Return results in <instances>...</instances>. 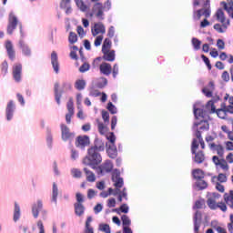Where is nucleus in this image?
Here are the masks:
<instances>
[{
    "instance_id": "f257e3e1",
    "label": "nucleus",
    "mask_w": 233,
    "mask_h": 233,
    "mask_svg": "<svg viewBox=\"0 0 233 233\" xmlns=\"http://www.w3.org/2000/svg\"><path fill=\"white\" fill-rule=\"evenodd\" d=\"M112 3L109 0H106L105 4L96 1L93 5L90 17L95 16L99 21L105 20V11H109L111 9Z\"/></svg>"
},
{
    "instance_id": "f03ea898",
    "label": "nucleus",
    "mask_w": 233,
    "mask_h": 233,
    "mask_svg": "<svg viewBox=\"0 0 233 233\" xmlns=\"http://www.w3.org/2000/svg\"><path fill=\"white\" fill-rule=\"evenodd\" d=\"M103 158L99 151L96 150L94 147H89L87 149L86 157L83 158V164L85 166L92 167L95 169V166L101 164Z\"/></svg>"
},
{
    "instance_id": "7ed1b4c3",
    "label": "nucleus",
    "mask_w": 233,
    "mask_h": 233,
    "mask_svg": "<svg viewBox=\"0 0 233 233\" xmlns=\"http://www.w3.org/2000/svg\"><path fill=\"white\" fill-rule=\"evenodd\" d=\"M193 128L196 129L195 135L200 144L201 149H205L206 143L202 137V134L209 130V122L208 120H201L199 122H196L194 123Z\"/></svg>"
},
{
    "instance_id": "20e7f679",
    "label": "nucleus",
    "mask_w": 233,
    "mask_h": 233,
    "mask_svg": "<svg viewBox=\"0 0 233 233\" xmlns=\"http://www.w3.org/2000/svg\"><path fill=\"white\" fill-rule=\"evenodd\" d=\"M221 195L217 192H213L207 199V205L211 210L220 209L222 212L228 211V206L225 202H218Z\"/></svg>"
},
{
    "instance_id": "39448f33",
    "label": "nucleus",
    "mask_w": 233,
    "mask_h": 233,
    "mask_svg": "<svg viewBox=\"0 0 233 233\" xmlns=\"http://www.w3.org/2000/svg\"><path fill=\"white\" fill-rule=\"evenodd\" d=\"M101 52L102 59L106 62L113 63L116 61V50L112 49V41L110 38H105Z\"/></svg>"
},
{
    "instance_id": "423d86ee",
    "label": "nucleus",
    "mask_w": 233,
    "mask_h": 233,
    "mask_svg": "<svg viewBox=\"0 0 233 233\" xmlns=\"http://www.w3.org/2000/svg\"><path fill=\"white\" fill-rule=\"evenodd\" d=\"M60 84L58 82H56L54 84V95H55V100L58 106L61 105V98L64 92H68L72 90V84L70 82H64L62 84V90L59 91Z\"/></svg>"
},
{
    "instance_id": "0eeeda50",
    "label": "nucleus",
    "mask_w": 233,
    "mask_h": 233,
    "mask_svg": "<svg viewBox=\"0 0 233 233\" xmlns=\"http://www.w3.org/2000/svg\"><path fill=\"white\" fill-rule=\"evenodd\" d=\"M206 108L208 110H210L211 114L216 113L220 119H226L228 117V111H227L225 106H223L221 108L217 109V107L215 106V102L213 100H209L207 103Z\"/></svg>"
},
{
    "instance_id": "6e6552de",
    "label": "nucleus",
    "mask_w": 233,
    "mask_h": 233,
    "mask_svg": "<svg viewBox=\"0 0 233 233\" xmlns=\"http://www.w3.org/2000/svg\"><path fill=\"white\" fill-rule=\"evenodd\" d=\"M199 142L197 138H193L191 144V152L195 155V162L198 164H202L205 161V154L203 151H198Z\"/></svg>"
},
{
    "instance_id": "1a4fd4ad",
    "label": "nucleus",
    "mask_w": 233,
    "mask_h": 233,
    "mask_svg": "<svg viewBox=\"0 0 233 233\" xmlns=\"http://www.w3.org/2000/svg\"><path fill=\"white\" fill-rule=\"evenodd\" d=\"M112 181L114 183V187H116L114 192V196H116L120 192V188L124 187V178L120 177V171L118 169H115L113 171Z\"/></svg>"
},
{
    "instance_id": "9d476101",
    "label": "nucleus",
    "mask_w": 233,
    "mask_h": 233,
    "mask_svg": "<svg viewBox=\"0 0 233 233\" xmlns=\"http://www.w3.org/2000/svg\"><path fill=\"white\" fill-rule=\"evenodd\" d=\"M114 169V164L111 160L106 159L101 165L96 167L97 175L104 176L111 173Z\"/></svg>"
},
{
    "instance_id": "9b49d317",
    "label": "nucleus",
    "mask_w": 233,
    "mask_h": 233,
    "mask_svg": "<svg viewBox=\"0 0 233 233\" xmlns=\"http://www.w3.org/2000/svg\"><path fill=\"white\" fill-rule=\"evenodd\" d=\"M18 18L15 15L14 12H10L8 15V24H7V28H6V33L9 35H12L14 34V31L16 29L18 25Z\"/></svg>"
},
{
    "instance_id": "f8f14e48",
    "label": "nucleus",
    "mask_w": 233,
    "mask_h": 233,
    "mask_svg": "<svg viewBox=\"0 0 233 233\" xmlns=\"http://www.w3.org/2000/svg\"><path fill=\"white\" fill-rule=\"evenodd\" d=\"M195 14H197L198 20H200L202 16H204L206 19L210 18L211 16L210 0H207L204 4V8L197 10Z\"/></svg>"
},
{
    "instance_id": "ddd939ff",
    "label": "nucleus",
    "mask_w": 233,
    "mask_h": 233,
    "mask_svg": "<svg viewBox=\"0 0 233 233\" xmlns=\"http://www.w3.org/2000/svg\"><path fill=\"white\" fill-rule=\"evenodd\" d=\"M12 77L15 83H21L23 77V65L15 63L12 66Z\"/></svg>"
},
{
    "instance_id": "4468645a",
    "label": "nucleus",
    "mask_w": 233,
    "mask_h": 233,
    "mask_svg": "<svg viewBox=\"0 0 233 233\" xmlns=\"http://www.w3.org/2000/svg\"><path fill=\"white\" fill-rule=\"evenodd\" d=\"M60 130L61 138L65 142L71 140L76 137V134L74 132H71L69 127L64 123L60 124Z\"/></svg>"
},
{
    "instance_id": "2eb2a0df",
    "label": "nucleus",
    "mask_w": 233,
    "mask_h": 233,
    "mask_svg": "<svg viewBox=\"0 0 233 233\" xmlns=\"http://www.w3.org/2000/svg\"><path fill=\"white\" fill-rule=\"evenodd\" d=\"M66 123L70 125L72 123V117L75 116L74 100L72 97H70L66 103Z\"/></svg>"
},
{
    "instance_id": "dca6fc26",
    "label": "nucleus",
    "mask_w": 233,
    "mask_h": 233,
    "mask_svg": "<svg viewBox=\"0 0 233 233\" xmlns=\"http://www.w3.org/2000/svg\"><path fill=\"white\" fill-rule=\"evenodd\" d=\"M90 138L88 136H77L75 141V146L77 148L85 149L90 145Z\"/></svg>"
},
{
    "instance_id": "f3484780",
    "label": "nucleus",
    "mask_w": 233,
    "mask_h": 233,
    "mask_svg": "<svg viewBox=\"0 0 233 233\" xmlns=\"http://www.w3.org/2000/svg\"><path fill=\"white\" fill-rule=\"evenodd\" d=\"M106 33V25L102 22L95 23L94 26L91 27V34L94 37L99 35H105Z\"/></svg>"
},
{
    "instance_id": "a211bd4d",
    "label": "nucleus",
    "mask_w": 233,
    "mask_h": 233,
    "mask_svg": "<svg viewBox=\"0 0 233 233\" xmlns=\"http://www.w3.org/2000/svg\"><path fill=\"white\" fill-rule=\"evenodd\" d=\"M216 17L217 21L221 23L224 28H228V25H230V20L227 19L225 12L222 8L218 9V11L216 12Z\"/></svg>"
},
{
    "instance_id": "6ab92c4d",
    "label": "nucleus",
    "mask_w": 233,
    "mask_h": 233,
    "mask_svg": "<svg viewBox=\"0 0 233 233\" xmlns=\"http://www.w3.org/2000/svg\"><path fill=\"white\" fill-rule=\"evenodd\" d=\"M202 219H203V215L201 211H196L194 215V232L195 233H199V229L202 225Z\"/></svg>"
},
{
    "instance_id": "aec40b11",
    "label": "nucleus",
    "mask_w": 233,
    "mask_h": 233,
    "mask_svg": "<svg viewBox=\"0 0 233 233\" xmlns=\"http://www.w3.org/2000/svg\"><path fill=\"white\" fill-rule=\"evenodd\" d=\"M15 110V105L14 100H9L5 107V116L7 121H11Z\"/></svg>"
},
{
    "instance_id": "412c9836",
    "label": "nucleus",
    "mask_w": 233,
    "mask_h": 233,
    "mask_svg": "<svg viewBox=\"0 0 233 233\" xmlns=\"http://www.w3.org/2000/svg\"><path fill=\"white\" fill-rule=\"evenodd\" d=\"M5 47L9 60L14 62L15 60V50L14 49L13 43L10 40H7Z\"/></svg>"
},
{
    "instance_id": "4be33fe9",
    "label": "nucleus",
    "mask_w": 233,
    "mask_h": 233,
    "mask_svg": "<svg viewBox=\"0 0 233 233\" xmlns=\"http://www.w3.org/2000/svg\"><path fill=\"white\" fill-rule=\"evenodd\" d=\"M51 65L54 69V72L56 74H59L60 65H59V61H58V56L56 51H52V53H51Z\"/></svg>"
},
{
    "instance_id": "5701e85b",
    "label": "nucleus",
    "mask_w": 233,
    "mask_h": 233,
    "mask_svg": "<svg viewBox=\"0 0 233 233\" xmlns=\"http://www.w3.org/2000/svg\"><path fill=\"white\" fill-rule=\"evenodd\" d=\"M100 74L109 76L112 74V65L107 62H103L99 65Z\"/></svg>"
},
{
    "instance_id": "b1692460",
    "label": "nucleus",
    "mask_w": 233,
    "mask_h": 233,
    "mask_svg": "<svg viewBox=\"0 0 233 233\" xmlns=\"http://www.w3.org/2000/svg\"><path fill=\"white\" fill-rule=\"evenodd\" d=\"M215 91V83L214 81H209L208 86L202 89V93L208 98L213 96Z\"/></svg>"
},
{
    "instance_id": "393cba45",
    "label": "nucleus",
    "mask_w": 233,
    "mask_h": 233,
    "mask_svg": "<svg viewBox=\"0 0 233 233\" xmlns=\"http://www.w3.org/2000/svg\"><path fill=\"white\" fill-rule=\"evenodd\" d=\"M208 147L211 150L217 151L219 157L224 158L225 148L222 145H217L216 143H208Z\"/></svg>"
},
{
    "instance_id": "a878e982",
    "label": "nucleus",
    "mask_w": 233,
    "mask_h": 233,
    "mask_svg": "<svg viewBox=\"0 0 233 233\" xmlns=\"http://www.w3.org/2000/svg\"><path fill=\"white\" fill-rule=\"evenodd\" d=\"M43 209V202L42 200H37L35 204L32 206V214L35 218H37L39 216V212Z\"/></svg>"
},
{
    "instance_id": "bb28decb",
    "label": "nucleus",
    "mask_w": 233,
    "mask_h": 233,
    "mask_svg": "<svg viewBox=\"0 0 233 233\" xmlns=\"http://www.w3.org/2000/svg\"><path fill=\"white\" fill-rule=\"evenodd\" d=\"M90 148H94V150L98 151V152H103V151H105V143L102 139L96 138L94 140V145L91 146Z\"/></svg>"
},
{
    "instance_id": "cd10ccee",
    "label": "nucleus",
    "mask_w": 233,
    "mask_h": 233,
    "mask_svg": "<svg viewBox=\"0 0 233 233\" xmlns=\"http://www.w3.org/2000/svg\"><path fill=\"white\" fill-rule=\"evenodd\" d=\"M83 171L86 175V178L87 182H90V183L96 182V174L92 170H90L87 167H84Z\"/></svg>"
},
{
    "instance_id": "c85d7f7f",
    "label": "nucleus",
    "mask_w": 233,
    "mask_h": 233,
    "mask_svg": "<svg viewBox=\"0 0 233 233\" xmlns=\"http://www.w3.org/2000/svg\"><path fill=\"white\" fill-rule=\"evenodd\" d=\"M224 10L228 13L229 17L233 19V0H228L227 2H222Z\"/></svg>"
},
{
    "instance_id": "c756f323",
    "label": "nucleus",
    "mask_w": 233,
    "mask_h": 233,
    "mask_svg": "<svg viewBox=\"0 0 233 233\" xmlns=\"http://www.w3.org/2000/svg\"><path fill=\"white\" fill-rule=\"evenodd\" d=\"M19 47L22 50V53L25 56H31V49L30 47L25 43L23 39L19 40Z\"/></svg>"
},
{
    "instance_id": "7c9ffc66",
    "label": "nucleus",
    "mask_w": 233,
    "mask_h": 233,
    "mask_svg": "<svg viewBox=\"0 0 233 233\" xmlns=\"http://www.w3.org/2000/svg\"><path fill=\"white\" fill-rule=\"evenodd\" d=\"M224 201L231 209H233V190H229V193L224 194Z\"/></svg>"
},
{
    "instance_id": "2f4dec72",
    "label": "nucleus",
    "mask_w": 233,
    "mask_h": 233,
    "mask_svg": "<svg viewBox=\"0 0 233 233\" xmlns=\"http://www.w3.org/2000/svg\"><path fill=\"white\" fill-rule=\"evenodd\" d=\"M106 153L110 158H112V159L116 158L118 152H117V148H116V145L109 146L108 148L106 149Z\"/></svg>"
},
{
    "instance_id": "473e14b6",
    "label": "nucleus",
    "mask_w": 233,
    "mask_h": 233,
    "mask_svg": "<svg viewBox=\"0 0 233 233\" xmlns=\"http://www.w3.org/2000/svg\"><path fill=\"white\" fill-rule=\"evenodd\" d=\"M192 176L196 180H201L205 177V172L201 168H196L192 170Z\"/></svg>"
},
{
    "instance_id": "72a5a7b5",
    "label": "nucleus",
    "mask_w": 233,
    "mask_h": 233,
    "mask_svg": "<svg viewBox=\"0 0 233 233\" xmlns=\"http://www.w3.org/2000/svg\"><path fill=\"white\" fill-rule=\"evenodd\" d=\"M75 214L77 217H82L85 214L86 208L83 204H74Z\"/></svg>"
},
{
    "instance_id": "f704fd0d",
    "label": "nucleus",
    "mask_w": 233,
    "mask_h": 233,
    "mask_svg": "<svg viewBox=\"0 0 233 233\" xmlns=\"http://www.w3.org/2000/svg\"><path fill=\"white\" fill-rule=\"evenodd\" d=\"M20 217H21L20 206L17 204V202H15L13 220L15 222H17L20 219Z\"/></svg>"
},
{
    "instance_id": "c9c22d12",
    "label": "nucleus",
    "mask_w": 233,
    "mask_h": 233,
    "mask_svg": "<svg viewBox=\"0 0 233 233\" xmlns=\"http://www.w3.org/2000/svg\"><path fill=\"white\" fill-rule=\"evenodd\" d=\"M86 86V82L84 79H77L75 82V88L77 91H83Z\"/></svg>"
},
{
    "instance_id": "e433bc0d",
    "label": "nucleus",
    "mask_w": 233,
    "mask_h": 233,
    "mask_svg": "<svg viewBox=\"0 0 233 233\" xmlns=\"http://www.w3.org/2000/svg\"><path fill=\"white\" fill-rule=\"evenodd\" d=\"M9 65L6 60L3 61L0 65V73L4 76H5L8 73Z\"/></svg>"
},
{
    "instance_id": "4c0bfd02",
    "label": "nucleus",
    "mask_w": 233,
    "mask_h": 233,
    "mask_svg": "<svg viewBox=\"0 0 233 233\" xmlns=\"http://www.w3.org/2000/svg\"><path fill=\"white\" fill-rule=\"evenodd\" d=\"M57 197H58V187L56 182L53 183L52 187V201L57 203Z\"/></svg>"
},
{
    "instance_id": "58836bf2",
    "label": "nucleus",
    "mask_w": 233,
    "mask_h": 233,
    "mask_svg": "<svg viewBox=\"0 0 233 233\" xmlns=\"http://www.w3.org/2000/svg\"><path fill=\"white\" fill-rule=\"evenodd\" d=\"M206 207V200L204 198H200L196 200L195 206H193L194 209H202Z\"/></svg>"
},
{
    "instance_id": "ea45409f",
    "label": "nucleus",
    "mask_w": 233,
    "mask_h": 233,
    "mask_svg": "<svg viewBox=\"0 0 233 233\" xmlns=\"http://www.w3.org/2000/svg\"><path fill=\"white\" fill-rule=\"evenodd\" d=\"M107 79L106 77H100L96 82V87L99 89L105 88L107 86Z\"/></svg>"
},
{
    "instance_id": "a19ab883",
    "label": "nucleus",
    "mask_w": 233,
    "mask_h": 233,
    "mask_svg": "<svg viewBox=\"0 0 233 233\" xmlns=\"http://www.w3.org/2000/svg\"><path fill=\"white\" fill-rule=\"evenodd\" d=\"M75 3H76V6L79 8L80 11H82V12L87 11L88 7L84 3L83 0H75Z\"/></svg>"
},
{
    "instance_id": "79ce46f5",
    "label": "nucleus",
    "mask_w": 233,
    "mask_h": 233,
    "mask_svg": "<svg viewBox=\"0 0 233 233\" xmlns=\"http://www.w3.org/2000/svg\"><path fill=\"white\" fill-rule=\"evenodd\" d=\"M214 30H216L219 34H224L227 32L228 27L225 28L224 24H215L213 26Z\"/></svg>"
},
{
    "instance_id": "37998d69",
    "label": "nucleus",
    "mask_w": 233,
    "mask_h": 233,
    "mask_svg": "<svg viewBox=\"0 0 233 233\" xmlns=\"http://www.w3.org/2000/svg\"><path fill=\"white\" fill-rule=\"evenodd\" d=\"M201 45H202V42L197 37L192 38V46L196 51H198L201 49Z\"/></svg>"
},
{
    "instance_id": "c03bdc74",
    "label": "nucleus",
    "mask_w": 233,
    "mask_h": 233,
    "mask_svg": "<svg viewBox=\"0 0 233 233\" xmlns=\"http://www.w3.org/2000/svg\"><path fill=\"white\" fill-rule=\"evenodd\" d=\"M78 41L77 35L75 32H70L68 35V42L71 45L76 44Z\"/></svg>"
},
{
    "instance_id": "a18cd8bd",
    "label": "nucleus",
    "mask_w": 233,
    "mask_h": 233,
    "mask_svg": "<svg viewBox=\"0 0 233 233\" xmlns=\"http://www.w3.org/2000/svg\"><path fill=\"white\" fill-rule=\"evenodd\" d=\"M197 187H198L199 189L203 190V189L208 188V182H207L206 180H204V179L201 178V179H198V180L197 181Z\"/></svg>"
},
{
    "instance_id": "49530a36",
    "label": "nucleus",
    "mask_w": 233,
    "mask_h": 233,
    "mask_svg": "<svg viewBox=\"0 0 233 233\" xmlns=\"http://www.w3.org/2000/svg\"><path fill=\"white\" fill-rule=\"evenodd\" d=\"M71 175L74 178H81L83 176V172L78 168H72Z\"/></svg>"
},
{
    "instance_id": "de8ad7c7",
    "label": "nucleus",
    "mask_w": 233,
    "mask_h": 233,
    "mask_svg": "<svg viewBox=\"0 0 233 233\" xmlns=\"http://www.w3.org/2000/svg\"><path fill=\"white\" fill-rule=\"evenodd\" d=\"M121 220H122L123 228L124 227H130L131 220H130V218H129V217L127 215H122Z\"/></svg>"
},
{
    "instance_id": "09e8293b",
    "label": "nucleus",
    "mask_w": 233,
    "mask_h": 233,
    "mask_svg": "<svg viewBox=\"0 0 233 233\" xmlns=\"http://www.w3.org/2000/svg\"><path fill=\"white\" fill-rule=\"evenodd\" d=\"M90 70V64L87 62H85L82 64V66H80L78 71L82 74L87 72Z\"/></svg>"
},
{
    "instance_id": "8fccbe9b",
    "label": "nucleus",
    "mask_w": 233,
    "mask_h": 233,
    "mask_svg": "<svg viewBox=\"0 0 233 233\" xmlns=\"http://www.w3.org/2000/svg\"><path fill=\"white\" fill-rule=\"evenodd\" d=\"M97 127L100 135H105L107 132V127L102 122H98Z\"/></svg>"
},
{
    "instance_id": "3c124183",
    "label": "nucleus",
    "mask_w": 233,
    "mask_h": 233,
    "mask_svg": "<svg viewBox=\"0 0 233 233\" xmlns=\"http://www.w3.org/2000/svg\"><path fill=\"white\" fill-rule=\"evenodd\" d=\"M201 59L203 60V62L207 66L208 69L209 71H211L212 70V65H211L210 59L205 55H201Z\"/></svg>"
},
{
    "instance_id": "603ef678",
    "label": "nucleus",
    "mask_w": 233,
    "mask_h": 233,
    "mask_svg": "<svg viewBox=\"0 0 233 233\" xmlns=\"http://www.w3.org/2000/svg\"><path fill=\"white\" fill-rule=\"evenodd\" d=\"M107 110L112 114L115 115L117 113V108L116 106L112 103V102H108L107 103V106H106Z\"/></svg>"
},
{
    "instance_id": "864d4df0",
    "label": "nucleus",
    "mask_w": 233,
    "mask_h": 233,
    "mask_svg": "<svg viewBox=\"0 0 233 233\" xmlns=\"http://www.w3.org/2000/svg\"><path fill=\"white\" fill-rule=\"evenodd\" d=\"M76 204L83 205V203L85 202L84 196L80 192L76 193Z\"/></svg>"
},
{
    "instance_id": "5fc2aeb1",
    "label": "nucleus",
    "mask_w": 233,
    "mask_h": 233,
    "mask_svg": "<svg viewBox=\"0 0 233 233\" xmlns=\"http://www.w3.org/2000/svg\"><path fill=\"white\" fill-rule=\"evenodd\" d=\"M111 73H112L113 78L117 77L119 74V66L117 64H114Z\"/></svg>"
},
{
    "instance_id": "6e6d98bb",
    "label": "nucleus",
    "mask_w": 233,
    "mask_h": 233,
    "mask_svg": "<svg viewBox=\"0 0 233 233\" xmlns=\"http://www.w3.org/2000/svg\"><path fill=\"white\" fill-rule=\"evenodd\" d=\"M104 40V35H97L94 41V46L96 47H98L102 45V42Z\"/></svg>"
},
{
    "instance_id": "4d7b16f0",
    "label": "nucleus",
    "mask_w": 233,
    "mask_h": 233,
    "mask_svg": "<svg viewBox=\"0 0 233 233\" xmlns=\"http://www.w3.org/2000/svg\"><path fill=\"white\" fill-rule=\"evenodd\" d=\"M194 116L196 118L204 117V110L202 108H194Z\"/></svg>"
},
{
    "instance_id": "13d9d810",
    "label": "nucleus",
    "mask_w": 233,
    "mask_h": 233,
    "mask_svg": "<svg viewBox=\"0 0 233 233\" xmlns=\"http://www.w3.org/2000/svg\"><path fill=\"white\" fill-rule=\"evenodd\" d=\"M218 167L222 168L224 171H228V164L225 158H221V162L219 163Z\"/></svg>"
},
{
    "instance_id": "bf43d9fd",
    "label": "nucleus",
    "mask_w": 233,
    "mask_h": 233,
    "mask_svg": "<svg viewBox=\"0 0 233 233\" xmlns=\"http://www.w3.org/2000/svg\"><path fill=\"white\" fill-rule=\"evenodd\" d=\"M102 119L104 120L105 123H109L110 115L108 111L102 110Z\"/></svg>"
},
{
    "instance_id": "052dcab7",
    "label": "nucleus",
    "mask_w": 233,
    "mask_h": 233,
    "mask_svg": "<svg viewBox=\"0 0 233 233\" xmlns=\"http://www.w3.org/2000/svg\"><path fill=\"white\" fill-rule=\"evenodd\" d=\"M217 179L220 183H226L228 181V177L224 173H219L218 176L217 177Z\"/></svg>"
},
{
    "instance_id": "680f3d73",
    "label": "nucleus",
    "mask_w": 233,
    "mask_h": 233,
    "mask_svg": "<svg viewBox=\"0 0 233 233\" xmlns=\"http://www.w3.org/2000/svg\"><path fill=\"white\" fill-rule=\"evenodd\" d=\"M211 25L210 21L207 17L200 22V28H207Z\"/></svg>"
},
{
    "instance_id": "e2e57ef3",
    "label": "nucleus",
    "mask_w": 233,
    "mask_h": 233,
    "mask_svg": "<svg viewBox=\"0 0 233 233\" xmlns=\"http://www.w3.org/2000/svg\"><path fill=\"white\" fill-rule=\"evenodd\" d=\"M217 46L219 50H224L226 48V44L223 39H218Z\"/></svg>"
},
{
    "instance_id": "0e129e2a",
    "label": "nucleus",
    "mask_w": 233,
    "mask_h": 233,
    "mask_svg": "<svg viewBox=\"0 0 233 233\" xmlns=\"http://www.w3.org/2000/svg\"><path fill=\"white\" fill-rule=\"evenodd\" d=\"M221 78L226 83L230 81V74H228V71H224L221 75Z\"/></svg>"
},
{
    "instance_id": "69168bd1",
    "label": "nucleus",
    "mask_w": 233,
    "mask_h": 233,
    "mask_svg": "<svg viewBox=\"0 0 233 233\" xmlns=\"http://www.w3.org/2000/svg\"><path fill=\"white\" fill-rule=\"evenodd\" d=\"M100 230L105 233H111L110 226H108V224H102L100 226Z\"/></svg>"
},
{
    "instance_id": "338daca9",
    "label": "nucleus",
    "mask_w": 233,
    "mask_h": 233,
    "mask_svg": "<svg viewBox=\"0 0 233 233\" xmlns=\"http://www.w3.org/2000/svg\"><path fill=\"white\" fill-rule=\"evenodd\" d=\"M230 222L228 224V229L229 233H233V215L229 217Z\"/></svg>"
},
{
    "instance_id": "774afa93",
    "label": "nucleus",
    "mask_w": 233,
    "mask_h": 233,
    "mask_svg": "<svg viewBox=\"0 0 233 233\" xmlns=\"http://www.w3.org/2000/svg\"><path fill=\"white\" fill-rule=\"evenodd\" d=\"M84 233H95L93 226H85Z\"/></svg>"
}]
</instances>
